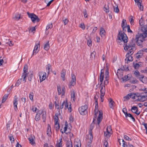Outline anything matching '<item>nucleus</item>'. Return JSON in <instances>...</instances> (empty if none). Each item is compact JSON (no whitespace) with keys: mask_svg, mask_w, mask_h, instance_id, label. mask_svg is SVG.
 <instances>
[{"mask_svg":"<svg viewBox=\"0 0 147 147\" xmlns=\"http://www.w3.org/2000/svg\"><path fill=\"white\" fill-rule=\"evenodd\" d=\"M126 56V58L125 59V60H127L129 61H133V57L131 55H128V56Z\"/></svg>","mask_w":147,"mask_h":147,"instance_id":"nucleus-33","label":"nucleus"},{"mask_svg":"<svg viewBox=\"0 0 147 147\" xmlns=\"http://www.w3.org/2000/svg\"><path fill=\"white\" fill-rule=\"evenodd\" d=\"M64 106L65 109H66L68 108V105L67 101V100H66L65 102V101Z\"/></svg>","mask_w":147,"mask_h":147,"instance_id":"nucleus-57","label":"nucleus"},{"mask_svg":"<svg viewBox=\"0 0 147 147\" xmlns=\"http://www.w3.org/2000/svg\"><path fill=\"white\" fill-rule=\"evenodd\" d=\"M127 117H130L133 120V121L135 122V120L133 116L132 115L130 114V113H128L127 115Z\"/></svg>","mask_w":147,"mask_h":147,"instance_id":"nucleus-36","label":"nucleus"},{"mask_svg":"<svg viewBox=\"0 0 147 147\" xmlns=\"http://www.w3.org/2000/svg\"><path fill=\"white\" fill-rule=\"evenodd\" d=\"M136 43L137 45L138 46H140L142 44V43L143 42V40L139 39H136Z\"/></svg>","mask_w":147,"mask_h":147,"instance_id":"nucleus-29","label":"nucleus"},{"mask_svg":"<svg viewBox=\"0 0 147 147\" xmlns=\"http://www.w3.org/2000/svg\"><path fill=\"white\" fill-rule=\"evenodd\" d=\"M83 13L84 14V17L85 18H87L88 15L86 9L84 10L83 11Z\"/></svg>","mask_w":147,"mask_h":147,"instance_id":"nucleus-61","label":"nucleus"},{"mask_svg":"<svg viewBox=\"0 0 147 147\" xmlns=\"http://www.w3.org/2000/svg\"><path fill=\"white\" fill-rule=\"evenodd\" d=\"M123 71V69L121 68L118 69L116 75L119 79H121L122 78Z\"/></svg>","mask_w":147,"mask_h":147,"instance_id":"nucleus-9","label":"nucleus"},{"mask_svg":"<svg viewBox=\"0 0 147 147\" xmlns=\"http://www.w3.org/2000/svg\"><path fill=\"white\" fill-rule=\"evenodd\" d=\"M20 18V15H18L16 16L15 17H13V18L16 20H18Z\"/></svg>","mask_w":147,"mask_h":147,"instance_id":"nucleus-53","label":"nucleus"},{"mask_svg":"<svg viewBox=\"0 0 147 147\" xmlns=\"http://www.w3.org/2000/svg\"><path fill=\"white\" fill-rule=\"evenodd\" d=\"M142 33H138L136 35V39H138L140 40H143L146 37L147 34L146 31H142Z\"/></svg>","mask_w":147,"mask_h":147,"instance_id":"nucleus-5","label":"nucleus"},{"mask_svg":"<svg viewBox=\"0 0 147 147\" xmlns=\"http://www.w3.org/2000/svg\"><path fill=\"white\" fill-rule=\"evenodd\" d=\"M42 119L44 122H45L46 119V112L43 111L42 113Z\"/></svg>","mask_w":147,"mask_h":147,"instance_id":"nucleus-28","label":"nucleus"},{"mask_svg":"<svg viewBox=\"0 0 147 147\" xmlns=\"http://www.w3.org/2000/svg\"><path fill=\"white\" fill-rule=\"evenodd\" d=\"M75 92L74 90H72L71 91V100H73V102L75 101Z\"/></svg>","mask_w":147,"mask_h":147,"instance_id":"nucleus-17","label":"nucleus"},{"mask_svg":"<svg viewBox=\"0 0 147 147\" xmlns=\"http://www.w3.org/2000/svg\"><path fill=\"white\" fill-rule=\"evenodd\" d=\"M57 88L58 94V95H60L61 94V88L60 86V85L57 86Z\"/></svg>","mask_w":147,"mask_h":147,"instance_id":"nucleus-50","label":"nucleus"},{"mask_svg":"<svg viewBox=\"0 0 147 147\" xmlns=\"http://www.w3.org/2000/svg\"><path fill=\"white\" fill-rule=\"evenodd\" d=\"M35 137L34 135H31L30 137L28 138L30 144L33 146L35 145V142L34 141Z\"/></svg>","mask_w":147,"mask_h":147,"instance_id":"nucleus-11","label":"nucleus"},{"mask_svg":"<svg viewBox=\"0 0 147 147\" xmlns=\"http://www.w3.org/2000/svg\"><path fill=\"white\" fill-rule=\"evenodd\" d=\"M140 9V10L143 11V6L142 5H141V3L139 4V5H137Z\"/></svg>","mask_w":147,"mask_h":147,"instance_id":"nucleus-63","label":"nucleus"},{"mask_svg":"<svg viewBox=\"0 0 147 147\" xmlns=\"http://www.w3.org/2000/svg\"><path fill=\"white\" fill-rule=\"evenodd\" d=\"M122 111L125 115V117L127 118V115L128 113H127V109L125 108H124L123 109Z\"/></svg>","mask_w":147,"mask_h":147,"instance_id":"nucleus-43","label":"nucleus"},{"mask_svg":"<svg viewBox=\"0 0 147 147\" xmlns=\"http://www.w3.org/2000/svg\"><path fill=\"white\" fill-rule=\"evenodd\" d=\"M88 108V106L86 105L82 106L79 108V110L80 114L82 115H84L87 113L86 110Z\"/></svg>","mask_w":147,"mask_h":147,"instance_id":"nucleus-6","label":"nucleus"},{"mask_svg":"<svg viewBox=\"0 0 147 147\" xmlns=\"http://www.w3.org/2000/svg\"><path fill=\"white\" fill-rule=\"evenodd\" d=\"M27 14L29 17L31 19L33 23H34L36 22H38L40 21V20L38 16L34 13H30L29 12H27Z\"/></svg>","mask_w":147,"mask_h":147,"instance_id":"nucleus-4","label":"nucleus"},{"mask_svg":"<svg viewBox=\"0 0 147 147\" xmlns=\"http://www.w3.org/2000/svg\"><path fill=\"white\" fill-rule=\"evenodd\" d=\"M28 69V66L27 65H25L23 69V73H27Z\"/></svg>","mask_w":147,"mask_h":147,"instance_id":"nucleus-34","label":"nucleus"},{"mask_svg":"<svg viewBox=\"0 0 147 147\" xmlns=\"http://www.w3.org/2000/svg\"><path fill=\"white\" fill-rule=\"evenodd\" d=\"M27 76H28L27 73H23L22 77L23 78V81L24 82V83H25L26 81Z\"/></svg>","mask_w":147,"mask_h":147,"instance_id":"nucleus-30","label":"nucleus"},{"mask_svg":"<svg viewBox=\"0 0 147 147\" xmlns=\"http://www.w3.org/2000/svg\"><path fill=\"white\" fill-rule=\"evenodd\" d=\"M40 82H41L45 80L46 78V73L45 72H40L39 73Z\"/></svg>","mask_w":147,"mask_h":147,"instance_id":"nucleus-8","label":"nucleus"},{"mask_svg":"<svg viewBox=\"0 0 147 147\" xmlns=\"http://www.w3.org/2000/svg\"><path fill=\"white\" fill-rule=\"evenodd\" d=\"M81 144L80 142H76L75 143L74 147H81Z\"/></svg>","mask_w":147,"mask_h":147,"instance_id":"nucleus-42","label":"nucleus"},{"mask_svg":"<svg viewBox=\"0 0 147 147\" xmlns=\"http://www.w3.org/2000/svg\"><path fill=\"white\" fill-rule=\"evenodd\" d=\"M126 28H127V32L129 33H132L133 32L130 29V27L129 25H128L127 26H125Z\"/></svg>","mask_w":147,"mask_h":147,"instance_id":"nucleus-40","label":"nucleus"},{"mask_svg":"<svg viewBox=\"0 0 147 147\" xmlns=\"http://www.w3.org/2000/svg\"><path fill=\"white\" fill-rule=\"evenodd\" d=\"M114 11L117 13H118L119 12V9L117 6L116 7H114Z\"/></svg>","mask_w":147,"mask_h":147,"instance_id":"nucleus-51","label":"nucleus"},{"mask_svg":"<svg viewBox=\"0 0 147 147\" xmlns=\"http://www.w3.org/2000/svg\"><path fill=\"white\" fill-rule=\"evenodd\" d=\"M38 112L36 114L35 117V120L36 121H38L40 119V115L42 113V111L39 110L37 111Z\"/></svg>","mask_w":147,"mask_h":147,"instance_id":"nucleus-10","label":"nucleus"},{"mask_svg":"<svg viewBox=\"0 0 147 147\" xmlns=\"http://www.w3.org/2000/svg\"><path fill=\"white\" fill-rule=\"evenodd\" d=\"M146 97L147 96H140V98H138L137 99V100L141 102H143L146 100Z\"/></svg>","mask_w":147,"mask_h":147,"instance_id":"nucleus-21","label":"nucleus"},{"mask_svg":"<svg viewBox=\"0 0 147 147\" xmlns=\"http://www.w3.org/2000/svg\"><path fill=\"white\" fill-rule=\"evenodd\" d=\"M28 76V80L30 81H31L32 80V78H33V74L32 72H29L27 73Z\"/></svg>","mask_w":147,"mask_h":147,"instance_id":"nucleus-26","label":"nucleus"},{"mask_svg":"<svg viewBox=\"0 0 147 147\" xmlns=\"http://www.w3.org/2000/svg\"><path fill=\"white\" fill-rule=\"evenodd\" d=\"M129 77L128 76H125L123 78H122V79H123V81L125 80V81H127L128 80H129V79L128 78Z\"/></svg>","mask_w":147,"mask_h":147,"instance_id":"nucleus-62","label":"nucleus"},{"mask_svg":"<svg viewBox=\"0 0 147 147\" xmlns=\"http://www.w3.org/2000/svg\"><path fill=\"white\" fill-rule=\"evenodd\" d=\"M129 96L130 98H131L133 99H135V98L136 96H135L134 93H131L129 94Z\"/></svg>","mask_w":147,"mask_h":147,"instance_id":"nucleus-47","label":"nucleus"},{"mask_svg":"<svg viewBox=\"0 0 147 147\" xmlns=\"http://www.w3.org/2000/svg\"><path fill=\"white\" fill-rule=\"evenodd\" d=\"M59 141H58V143H57V144H58L59 145H60V146H61V147L62 146V138H61L59 140Z\"/></svg>","mask_w":147,"mask_h":147,"instance_id":"nucleus-39","label":"nucleus"},{"mask_svg":"<svg viewBox=\"0 0 147 147\" xmlns=\"http://www.w3.org/2000/svg\"><path fill=\"white\" fill-rule=\"evenodd\" d=\"M139 79L140 81L142 82L143 83L146 84L147 83V78L143 75H141Z\"/></svg>","mask_w":147,"mask_h":147,"instance_id":"nucleus-14","label":"nucleus"},{"mask_svg":"<svg viewBox=\"0 0 147 147\" xmlns=\"http://www.w3.org/2000/svg\"><path fill=\"white\" fill-rule=\"evenodd\" d=\"M103 70V69L101 70L100 75V81L101 83L100 85V87L101 88L100 92L101 94L105 95V86L103 85L102 84L104 78V72L102 71Z\"/></svg>","mask_w":147,"mask_h":147,"instance_id":"nucleus-2","label":"nucleus"},{"mask_svg":"<svg viewBox=\"0 0 147 147\" xmlns=\"http://www.w3.org/2000/svg\"><path fill=\"white\" fill-rule=\"evenodd\" d=\"M6 43L7 44L9 45L10 46H12L13 45L11 41L7 40V42Z\"/></svg>","mask_w":147,"mask_h":147,"instance_id":"nucleus-52","label":"nucleus"},{"mask_svg":"<svg viewBox=\"0 0 147 147\" xmlns=\"http://www.w3.org/2000/svg\"><path fill=\"white\" fill-rule=\"evenodd\" d=\"M131 111L133 113L136 114L137 115H139L140 113V112H138V107L136 106H134L131 108Z\"/></svg>","mask_w":147,"mask_h":147,"instance_id":"nucleus-15","label":"nucleus"},{"mask_svg":"<svg viewBox=\"0 0 147 147\" xmlns=\"http://www.w3.org/2000/svg\"><path fill=\"white\" fill-rule=\"evenodd\" d=\"M55 117L54 118V121L55 123V125L57 124L58 123L59 118L58 117V116L57 115V114L55 115Z\"/></svg>","mask_w":147,"mask_h":147,"instance_id":"nucleus-35","label":"nucleus"},{"mask_svg":"<svg viewBox=\"0 0 147 147\" xmlns=\"http://www.w3.org/2000/svg\"><path fill=\"white\" fill-rule=\"evenodd\" d=\"M118 43L120 45L122 44V42H123L124 43H126L128 40V38L126 34L124 33L119 32L118 34Z\"/></svg>","mask_w":147,"mask_h":147,"instance_id":"nucleus-1","label":"nucleus"},{"mask_svg":"<svg viewBox=\"0 0 147 147\" xmlns=\"http://www.w3.org/2000/svg\"><path fill=\"white\" fill-rule=\"evenodd\" d=\"M33 93L32 92H30L29 95V97L31 100L33 101Z\"/></svg>","mask_w":147,"mask_h":147,"instance_id":"nucleus-49","label":"nucleus"},{"mask_svg":"<svg viewBox=\"0 0 147 147\" xmlns=\"http://www.w3.org/2000/svg\"><path fill=\"white\" fill-rule=\"evenodd\" d=\"M135 44H124V48L125 50H127L128 49H129L128 52L126 55V56H128V55H131L133 53V50L135 48L134 47Z\"/></svg>","mask_w":147,"mask_h":147,"instance_id":"nucleus-3","label":"nucleus"},{"mask_svg":"<svg viewBox=\"0 0 147 147\" xmlns=\"http://www.w3.org/2000/svg\"><path fill=\"white\" fill-rule=\"evenodd\" d=\"M65 87L62 88L61 93L62 96H63L65 94Z\"/></svg>","mask_w":147,"mask_h":147,"instance_id":"nucleus-64","label":"nucleus"},{"mask_svg":"<svg viewBox=\"0 0 147 147\" xmlns=\"http://www.w3.org/2000/svg\"><path fill=\"white\" fill-rule=\"evenodd\" d=\"M102 118V113L101 112L99 111L98 116L97 119V124L98 125L101 121Z\"/></svg>","mask_w":147,"mask_h":147,"instance_id":"nucleus-13","label":"nucleus"},{"mask_svg":"<svg viewBox=\"0 0 147 147\" xmlns=\"http://www.w3.org/2000/svg\"><path fill=\"white\" fill-rule=\"evenodd\" d=\"M104 11L107 13H108L109 12V6H107V7H106V5L105 6L104 8Z\"/></svg>","mask_w":147,"mask_h":147,"instance_id":"nucleus-48","label":"nucleus"},{"mask_svg":"<svg viewBox=\"0 0 147 147\" xmlns=\"http://www.w3.org/2000/svg\"><path fill=\"white\" fill-rule=\"evenodd\" d=\"M51 67V65L50 64H48L47 65V67L46 68L47 70V72L48 74H49L50 73V68Z\"/></svg>","mask_w":147,"mask_h":147,"instance_id":"nucleus-41","label":"nucleus"},{"mask_svg":"<svg viewBox=\"0 0 147 147\" xmlns=\"http://www.w3.org/2000/svg\"><path fill=\"white\" fill-rule=\"evenodd\" d=\"M8 96V94H5L2 100V103H3L5 101L7 98Z\"/></svg>","mask_w":147,"mask_h":147,"instance_id":"nucleus-32","label":"nucleus"},{"mask_svg":"<svg viewBox=\"0 0 147 147\" xmlns=\"http://www.w3.org/2000/svg\"><path fill=\"white\" fill-rule=\"evenodd\" d=\"M124 101H125L126 100H129L130 98L129 94L124 97Z\"/></svg>","mask_w":147,"mask_h":147,"instance_id":"nucleus-55","label":"nucleus"},{"mask_svg":"<svg viewBox=\"0 0 147 147\" xmlns=\"http://www.w3.org/2000/svg\"><path fill=\"white\" fill-rule=\"evenodd\" d=\"M91 40L90 39L88 40L87 44L89 47L91 46L92 45Z\"/></svg>","mask_w":147,"mask_h":147,"instance_id":"nucleus-58","label":"nucleus"},{"mask_svg":"<svg viewBox=\"0 0 147 147\" xmlns=\"http://www.w3.org/2000/svg\"><path fill=\"white\" fill-rule=\"evenodd\" d=\"M18 98L17 97L16 95H15L14 97V98L13 101V106L14 107V109L15 111H17L18 110L17 105L18 104Z\"/></svg>","mask_w":147,"mask_h":147,"instance_id":"nucleus-7","label":"nucleus"},{"mask_svg":"<svg viewBox=\"0 0 147 147\" xmlns=\"http://www.w3.org/2000/svg\"><path fill=\"white\" fill-rule=\"evenodd\" d=\"M66 71L65 69H63L61 72V77L62 78L63 81L65 80V76Z\"/></svg>","mask_w":147,"mask_h":147,"instance_id":"nucleus-22","label":"nucleus"},{"mask_svg":"<svg viewBox=\"0 0 147 147\" xmlns=\"http://www.w3.org/2000/svg\"><path fill=\"white\" fill-rule=\"evenodd\" d=\"M72 80L70 82V86H74L76 84V76L73 74H71Z\"/></svg>","mask_w":147,"mask_h":147,"instance_id":"nucleus-12","label":"nucleus"},{"mask_svg":"<svg viewBox=\"0 0 147 147\" xmlns=\"http://www.w3.org/2000/svg\"><path fill=\"white\" fill-rule=\"evenodd\" d=\"M107 131L108 132H111L112 131L111 127V126H108L107 129Z\"/></svg>","mask_w":147,"mask_h":147,"instance_id":"nucleus-59","label":"nucleus"},{"mask_svg":"<svg viewBox=\"0 0 147 147\" xmlns=\"http://www.w3.org/2000/svg\"><path fill=\"white\" fill-rule=\"evenodd\" d=\"M49 41L46 42L44 45V49L45 50L47 51L49 49Z\"/></svg>","mask_w":147,"mask_h":147,"instance_id":"nucleus-31","label":"nucleus"},{"mask_svg":"<svg viewBox=\"0 0 147 147\" xmlns=\"http://www.w3.org/2000/svg\"><path fill=\"white\" fill-rule=\"evenodd\" d=\"M38 47H40V44L39 42L35 46L33 51L32 55H33L34 54H36L38 52V51L37 50Z\"/></svg>","mask_w":147,"mask_h":147,"instance_id":"nucleus-16","label":"nucleus"},{"mask_svg":"<svg viewBox=\"0 0 147 147\" xmlns=\"http://www.w3.org/2000/svg\"><path fill=\"white\" fill-rule=\"evenodd\" d=\"M55 128L56 130V131H58L60 128V126L59 125V123L58 122V123L57 124L55 125Z\"/></svg>","mask_w":147,"mask_h":147,"instance_id":"nucleus-46","label":"nucleus"},{"mask_svg":"<svg viewBox=\"0 0 147 147\" xmlns=\"http://www.w3.org/2000/svg\"><path fill=\"white\" fill-rule=\"evenodd\" d=\"M126 20H125L123 19L122 20V24H121V27L122 28L123 30H124V29L126 28Z\"/></svg>","mask_w":147,"mask_h":147,"instance_id":"nucleus-23","label":"nucleus"},{"mask_svg":"<svg viewBox=\"0 0 147 147\" xmlns=\"http://www.w3.org/2000/svg\"><path fill=\"white\" fill-rule=\"evenodd\" d=\"M9 138L11 142L14 141V139L13 136L11 135L10 136H9Z\"/></svg>","mask_w":147,"mask_h":147,"instance_id":"nucleus-54","label":"nucleus"},{"mask_svg":"<svg viewBox=\"0 0 147 147\" xmlns=\"http://www.w3.org/2000/svg\"><path fill=\"white\" fill-rule=\"evenodd\" d=\"M111 132L107 131L105 132L104 136L107 138H109L111 136Z\"/></svg>","mask_w":147,"mask_h":147,"instance_id":"nucleus-38","label":"nucleus"},{"mask_svg":"<svg viewBox=\"0 0 147 147\" xmlns=\"http://www.w3.org/2000/svg\"><path fill=\"white\" fill-rule=\"evenodd\" d=\"M22 78L18 79L17 80L16 83V84L15 86H18L20 84V83L22 82Z\"/></svg>","mask_w":147,"mask_h":147,"instance_id":"nucleus-45","label":"nucleus"},{"mask_svg":"<svg viewBox=\"0 0 147 147\" xmlns=\"http://www.w3.org/2000/svg\"><path fill=\"white\" fill-rule=\"evenodd\" d=\"M140 66V65L139 63H136L135 65L134 64V67L135 69H138Z\"/></svg>","mask_w":147,"mask_h":147,"instance_id":"nucleus-56","label":"nucleus"},{"mask_svg":"<svg viewBox=\"0 0 147 147\" xmlns=\"http://www.w3.org/2000/svg\"><path fill=\"white\" fill-rule=\"evenodd\" d=\"M124 138L125 140H127L131 141V138H129L127 135H125L124 137Z\"/></svg>","mask_w":147,"mask_h":147,"instance_id":"nucleus-60","label":"nucleus"},{"mask_svg":"<svg viewBox=\"0 0 147 147\" xmlns=\"http://www.w3.org/2000/svg\"><path fill=\"white\" fill-rule=\"evenodd\" d=\"M100 35L102 37L105 36L106 32L104 29L102 27L100 29Z\"/></svg>","mask_w":147,"mask_h":147,"instance_id":"nucleus-19","label":"nucleus"},{"mask_svg":"<svg viewBox=\"0 0 147 147\" xmlns=\"http://www.w3.org/2000/svg\"><path fill=\"white\" fill-rule=\"evenodd\" d=\"M53 27V25L52 23H50L48 24L46 28V30H47L49 29H51Z\"/></svg>","mask_w":147,"mask_h":147,"instance_id":"nucleus-44","label":"nucleus"},{"mask_svg":"<svg viewBox=\"0 0 147 147\" xmlns=\"http://www.w3.org/2000/svg\"><path fill=\"white\" fill-rule=\"evenodd\" d=\"M134 74L135 75V76L138 79L141 76L140 73L138 70L135 71L134 72Z\"/></svg>","mask_w":147,"mask_h":147,"instance_id":"nucleus-27","label":"nucleus"},{"mask_svg":"<svg viewBox=\"0 0 147 147\" xmlns=\"http://www.w3.org/2000/svg\"><path fill=\"white\" fill-rule=\"evenodd\" d=\"M109 105L110 108L113 109V105L115 104V102L111 98H110L109 99Z\"/></svg>","mask_w":147,"mask_h":147,"instance_id":"nucleus-18","label":"nucleus"},{"mask_svg":"<svg viewBox=\"0 0 147 147\" xmlns=\"http://www.w3.org/2000/svg\"><path fill=\"white\" fill-rule=\"evenodd\" d=\"M51 133H52L51 131V126L49 124H48L47 127V134L49 136H51Z\"/></svg>","mask_w":147,"mask_h":147,"instance_id":"nucleus-20","label":"nucleus"},{"mask_svg":"<svg viewBox=\"0 0 147 147\" xmlns=\"http://www.w3.org/2000/svg\"><path fill=\"white\" fill-rule=\"evenodd\" d=\"M92 129L93 128H92V129L90 128V130L89 131V134L88 135V137H89L90 136V140L93 139V136L92 131Z\"/></svg>","mask_w":147,"mask_h":147,"instance_id":"nucleus-37","label":"nucleus"},{"mask_svg":"<svg viewBox=\"0 0 147 147\" xmlns=\"http://www.w3.org/2000/svg\"><path fill=\"white\" fill-rule=\"evenodd\" d=\"M66 146V147H73L72 143L71 140L67 141Z\"/></svg>","mask_w":147,"mask_h":147,"instance_id":"nucleus-25","label":"nucleus"},{"mask_svg":"<svg viewBox=\"0 0 147 147\" xmlns=\"http://www.w3.org/2000/svg\"><path fill=\"white\" fill-rule=\"evenodd\" d=\"M134 17L131 16L129 17V20L131 25H134Z\"/></svg>","mask_w":147,"mask_h":147,"instance_id":"nucleus-24","label":"nucleus"}]
</instances>
